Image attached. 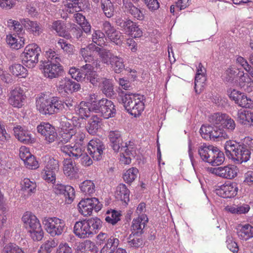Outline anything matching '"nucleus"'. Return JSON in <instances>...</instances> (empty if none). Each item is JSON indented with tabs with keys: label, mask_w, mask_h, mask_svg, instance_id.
<instances>
[{
	"label": "nucleus",
	"mask_w": 253,
	"mask_h": 253,
	"mask_svg": "<svg viewBox=\"0 0 253 253\" xmlns=\"http://www.w3.org/2000/svg\"><path fill=\"white\" fill-rule=\"evenodd\" d=\"M120 84L124 90L121 89L118 91L119 102L130 115L135 117L139 116L144 109V96L130 92V84L124 79H120Z\"/></svg>",
	"instance_id": "f257e3e1"
},
{
	"label": "nucleus",
	"mask_w": 253,
	"mask_h": 253,
	"mask_svg": "<svg viewBox=\"0 0 253 253\" xmlns=\"http://www.w3.org/2000/svg\"><path fill=\"white\" fill-rule=\"evenodd\" d=\"M37 109L43 115L57 114L64 109V102L55 96L48 97L47 95L41 93L36 99Z\"/></svg>",
	"instance_id": "f03ea898"
},
{
	"label": "nucleus",
	"mask_w": 253,
	"mask_h": 253,
	"mask_svg": "<svg viewBox=\"0 0 253 253\" xmlns=\"http://www.w3.org/2000/svg\"><path fill=\"white\" fill-rule=\"evenodd\" d=\"M227 157L236 164L247 162L251 157V151L247 145L235 141H227L224 146Z\"/></svg>",
	"instance_id": "7ed1b4c3"
},
{
	"label": "nucleus",
	"mask_w": 253,
	"mask_h": 253,
	"mask_svg": "<svg viewBox=\"0 0 253 253\" xmlns=\"http://www.w3.org/2000/svg\"><path fill=\"white\" fill-rule=\"evenodd\" d=\"M102 222L97 218L77 221L74 226V234L80 238H86L96 234L102 227Z\"/></svg>",
	"instance_id": "20e7f679"
},
{
	"label": "nucleus",
	"mask_w": 253,
	"mask_h": 253,
	"mask_svg": "<svg viewBox=\"0 0 253 253\" xmlns=\"http://www.w3.org/2000/svg\"><path fill=\"white\" fill-rule=\"evenodd\" d=\"M198 154L202 161L212 166L220 165L225 160L224 153L212 145L204 144L199 146Z\"/></svg>",
	"instance_id": "39448f33"
},
{
	"label": "nucleus",
	"mask_w": 253,
	"mask_h": 253,
	"mask_svg": "<svg viewBox=\"0 0 253 253\" xmlns=\"http://www.w3.org/2000/svg\"><path fill=\"white\" fill-rule=\"evenodd\" d=\"M93 112L107 119L115 117L117 113L116 106L110 100L106 98L97 99L95 95L94 103L92 104Z\"/></svg>",
	"instance_id": "423d86ee"
},
{
	"label": "nucleus",
	"mask_w": 253,
	"mask_h": 253,
	"mask_svg": "<svg viewBox=\"0 0 253 253\" xmlns=\"http://www.w3.org/2000/svg\"><path fill=\"white\" fill-rule=\"evenodd\" d=\"M41 52V48L38 44L32 43L27 45L21 54L23 64L29 68L35 67L39 62Z\"/></svg>",
	"instance_id": "0eeeda50"
},
{
	"label": "nucleus",
	"mask_w": 253,
	"mask_h": 253,
	"mask_svg": "<svg viewBox=\"0 0 253 253\" xmlns=\"http://www.w3.org/2000/svg\"><path fill=\"white\" fill-rule=\"evenodd\" d=\"M96 238V244L98 246L103 245L100 253H114L119 244L118 239L113 236L109 237L106 233L101 232Z\"/></svg>",
	"instance_id": "6e6552de"
},
{
	"label": "nucleus",
	"mask_w": 253,
	"mask_h": 253,
	"mask_svg": "<svg viewBox=\"0 0 253 253\" xmlns=\"http://www.w3.org/2000/svg\"><path fill=\"white\" fill-rule=\"evenodd\" d=\"M43 224L47 232L52 237L61 235L65 230L64 221L57 217L44 218Z\"/></svg>",
	"instance_id": "1a4fd4ad"
},
{
	"label": "nucleus",
	"mask_w": 253,
	"mask_h": 253,
	"mask_svg": "<svg viewBox=\"0 0 253 253\" xmlns=\"http://www.w3.org/2000/svg\"><path fill=\"white\" fill-rule=\"evenodd\" d=\"M79 212L84 216L90 215L93 210L95 212L100 211L102 204L96 198H87L82 199L78 204Z\"/></svg>",
	"instance_id": "9d476101"
},
{
	"label": "nucleus",
	"mask_w": 253,
	"mask_h": 253,
	"mask_svg": "<svg viewBox=\"0 0 253 253\" xmlns=\"http://www.w3.org/2000/svg\"><path fill=\"white\" fill-rule=\"evenodd\" d=\"M25 93L23 87L19 86L15 87L10 91L8 103L14 108H21L27 98Z\"/></svg>",
	"instance_id": "9b49d317"
},
{
	"label": "nucleus",
	"mask_w": 253,
	"mask_h": 253,
	"mask_svg": "<svg viewBox=\"0 0 253 253\" xmlns=\"http://www.w3.org/2000/svg\"><path fill=\"white\" fill-rule=\"evenodd\" d=\"M41 62L42 63L41 66L43 69L45 77L53 79L62 75L63 69L59 62H54L52 60L41 61Z\"/></svg>",
	"instance_id": "f8f14e48"
},
{
	"label": "nucleus",
	"mask_w": 253,
	"mask_h": 253,
	"mask_svg": "<svg viewBox=\"0 0 253 253\" xmlns=\"http://www.w3.org/2000/svg\"><path fill=\"white\" fill-rule=\"evenodd\" d=\"M59 170L58 161L49 158L46 166L41 173L42 178L48 182L53 183L56 179V173Z\"/></svg>",
	"instance_id": "ddd939ff"
},
{
	"label": "nucleus",
	"mask_w": 253,
	"mask_h": 253,
	"mask_svg": "<svg viewBox=\"0 0 253 253\" xmlns=\"http://www.w3.org/2000/svg\"><path fill=\"white\" fill-rule=\"evenodd\" d=\"M105 146L99 139L91 140L87 145V151L92 159L95 161H99L102 158Z\"/></svg>",
	"instance_id": "4468645a"
},
{
	"label": "nucleus",
	"mask_w": 253,
	"mask_h": 253,
	"mask_svg": "<svg viewBox=\"0 0 253 253\" xmlns=\"http://www.w3.org/2000/svg\"><path fill=\"white\" fill-rule=\"evenodd\" d=\"M78 82L75 81L74 79L66 77L59 81L58 90L59 91H64L68 94L78 92L81 88V84Z\"/></svg>",
	"instance_id": "2eb2a0df"
},
{
	"label": "nucleus",
	"mask_w": 253,
	"mask_h": 253,
	"mask_svg": "<svg viewBox=\"0 0 253 253\" xmlns=\"http://www.w3.org/2000/svg\"><path fill=\"white\" fill-rule=\"evenodd\" d=\"M210 171L222 178L231 179L237 176L238 169L234 165H228L225 167L211 168Z\"/></svg>",
	"instance_id": "dca6fc26"
},
{
	"label": "nucleus",
	"mask_w": 253,
	"mask_h": 253,
	"mask_svg": "<svg viewBox=\"0 0 253 253\" xmlns=\"http://www.w3.org/2000/svg\"><path fill=\"white\" fill-rule=\"evenodd\" d=\"M238 184L236 182H228L221 185L216 189V194L224 198H231L235 196L238 192Z\"/></svg>",
	"instance_id": "f3484780"
},
{
	"label": "nucleus",
	"mask_w": 253,
	"mask_h": 253,
	"mask_svg": "<svg viewBox=\"0 0 253 253\" xmlns=\"http://www.w3.org/2000/svg\"><path fill=\"white\" fill-rule=\"evenodd\" d=\"M37 131L45 137V139L49 143L53 142L57 135L55 129L49 123H42L37 126Z\"/></svg>",
	"instance_id": "a211bd4d"
},
{
	"label": "nucleus",
	"mask_w": 253,
	"mask_h": 253,
	"mask_svg": "<svg viewBox=\"0 0 253 253\" xmlns=\"http://www.w3.org/2000/svg\"><path fill=\"white\" fill-rule=\"evenodd\" d=\"M148 221V218L145 214H142L133 219L131 226V234L142 235L145 231V227Z\"/></svg>",
	"instance_id": "6ab92c4d"
},
{
	"label": "nucleus",
	"mask_w": 253,
	"mask_h": 253,
	"mask_svg": "<svg viewBox=\"0 0 253 253\" xmlns=\"http://www.w3.org/2000/svg\"><path fill=\"white\" fill-rule=\"evenodd\" d=\"M54 191L56 194L63 195L68 199V203H71L75 197V190L70 185L57 184L54 185Z\"/></svg>",
	"instance_id": "aec40b11"
},
{
	"label": "nucleus",
	"mask_w": 253,
	"mask_h": 253,
	"mask_svg": "<svg viewBox=\"0 0 253 253\" xmlns=\"http://www.w3.org/2000/svg\"><path fill=\"white\" fill-rule=\"evenodd\" d=\"M63 170L64 174L70 179L77 178L79 177V169L75 165H74L72 158L64 160Z\"/></svg>",
	"instance_id": "412c9836"
},
{
	"label": "nucleus",
	"mask_w": 253,
	"mask_h": 253,
	"mask_svg": "<svg viewBox=\"0 0 253 253\" xmlns=\"http://www.w3.org/2000/svg\"><path fill=\"white\" fill-rule=\"evenodd\" d=\"M95 94H93L90 96L89 99V102H85L82 101L79 105L78 113L82 119L84 117H88L91 111L93 112L91 108L93 103H94Z\"/></svg>",
	"instance_id": "4be33fe9"
},
{
	"label": "nucleus",
	"mask_w": 253,
	"mask_h": 253,
	"mask_svg": "<svg viewBox=\"0 0 253 253\" xmlns=\"http://www.w3.org/2000/svg\"><path fill=\"white\" fill-rule=\"evenodd\" d=\"M102 119L96 115H92L86 126L87 132L92 135L96 134L101 128Z\"/></svg>",
	"instance_id": "5701e85b"
},
{
	"label": "nucleus",
	"mask_w": 253,
	"mask_h": 253,
	"mask_svg": "<svg viewBox=\"0 0 253 253\" xmlns=\"http://www.w3.org/2000/svg\"><path fill=\"white\" fill-rule=\"evenodd\" d=\"M97 247L90 240L79 243L76 249V253H97Z\"/></svg>",
	"instance_id": "b1692460"
},
{
	"label": "nucleus",
	"mask_w": 253,
	"mask_h": 253,
	"mask_svg": "<svg viewBox=\"0 0 253 253\" xmlns=\"http://www.w3.org/2000/svg\"><path fill=\"white\" fill-rule=\"evenodd\" d=\"M22 220L24 223V226L28 230V231L33 228L37 227L41 225V223L37 217L30 212H26L23 215Z\"/></svg>",
	"instance_id": "393cba45"
},
{
	"label": "nucleus",
	"mask_w": 253,
	"mask_h": 253,
	"mask_svg": "<svg viewBox=\"0 0 253 253\" xmlns=\"http://www.w3.org/2000/svg\"><path fill=\"white\" fill-rule=\"evenodd\" d=\"M108 137L111 147L115 152H118L123 145V139L120 132L117 130L110 131Z\"/></svg>",
	"instance_id": "a878e982"
},
{
	"label": "nucleus",
	"mask_w": 253,
	"mask_h": 253,
	"mask_svg": "<svg viewBox=\"0 0 253 253\" xmlns=\"http://www.w3.org/2000/svg\"><path fill=\"white\" fill-rule=\"evenodd\" d=\"M20 22L25 28L30 30L35 36H39L42 32L40 23L37 21H31L28 18H24L20 20Z\"/></svg>",
	"instance_id": "bb28decb"
},
{
	"label": "nucleus",
	"mask_w": 253,
	"mask_h": 253,
	"mask_svg": "<svg viewBox=\"0 0 253 253\" xmlns=\"http://www.w3.org/2000/svg\"><path fill=\"white\" fill-rule=\"evenodd\" d=\"M129 190L124 184H119L116 188V198L127 204L129 201Z\"/></svg>",
	"instance_id": "cd10ccee"
},
{
	"label": "nucleus",
	"mask_w": 253,
	"mask_h": 253,
	"mask_svg": "<svg viewBox=\"0 0 253 253\" xmlns=\"http://www.w3.org/2000/svg\"><path fill=\"white\" fill-rule=\"evenodd\" d=\"M239 84L244 90L250 92L253 88V82L248 74H245L243 72H241L239 76Z\"/></svg>",
	"instance_id": "c85d7f7f"
},
{
	"label": "nucleus",
	"mask_w": 253,
	"mask_h": 253,
	"mask_svg": "<svg viewBox=\"0 0 253 253\" xmlns=\"http://www.w3.org/2000/svg\"><path fill=\"white\" fill-rule=\"evenodd\" d=\"M115 23L119 29L128 35L132 32V28L134 24L133 21L129 19L122 18L117 19Z\"/></svg>",
	"instance_id": "c756f323"
},
{
	"label": "nucleus",
	"mask_w": 253,
	"mask_h": 253,
	"mask_svg": "<svg viewBox=\"0 0 253 253\" xmlns=\"http://www.w3.org/2000/svg\"><path fill=\"white\" fill-rule=\"evenodd\" d=\"M237 234L240 239L246 241L253 237V227L249 224L239 226Z\"/></svg>",
	"instance_id": "7c9ffc66"
},
{
	"label": "nucleus",
	"mask_w": 253,
	"mask_h": 253,
	"mask_svg": "<svg viewBox=\"0 0 253 253\" xmlns=\"http://www.w3.org/2000/svg\"><path fill=\"white\" fill-rule=\"evenodd\" d=\"M100 8L107 17L111 18L114 16L115 7L110 0H100Z\"/></svg>",
	"instance_id": "2f4dec72"
},
{
	"label": "nucleus",
	"mask_w": 253,
	"mask_h": 253,
	"mask_svg": "<svg viewBox=\"0 0 253 253\" xmlns=\"http://www.w3.org/2000/svg\"><path fill=\"white\" fill-rule=\"evenodd\" d=\"M207 77L205 74H196L195 78V91L196 94H200L204 89Z\"/></svg>",
	"instance_id": "473e14b6"
},
{
	"label": "nucleus",
	"mask_w": 253,
	"mask_h": 253,
	"mask_svg": "<svg viewBox=\"0 0 253 253\" xmlns=\"http://www.w3.org/2000/svg\"><path fill=\"white\" fill-rule=\"evenodd\" d=\"M101 90L107 97H112L115 94L113 85L108 79H104L101 83Z\"/></svg>",
	"instance_id": "72a5a7b5"
},
{
	"label": "nucleus",
	"mask_w": 253,
	"mask_h": 253,
	"mask_svg": "<svg viewBox=\"0 0 253 253\" xmlns=\"http://www.w3.org/2000/svg\"><path fill=\"white\" fill-rule=\"evenodd\" d=\"M124 4L127 12L138 20L143 19L144 16L141 10L134 6L132 2L126 1Z\"/></svg>",
	"instance_id": "f704fd0d"
},
{
	"label": "nucleus",
	"mask_w": 253,
	"mask_h": 253,
	"mask_svg": "<svg viewBox=\"0 0 253 253\" xmlns=\"http://www.w3.org/2000/svg\"><path fill=\"white\" fill-rule=\"evenodd\" d=\"M105 221L114 225L121 220V214L120 211L115 210H108L106 213Z\"/></svg>",
	"instance_id": "c9c22d12"
},
{
	"label": "nucleus",
	"mask_w": 253,
	"mask_h": 253,
	"mask_svg": "<svg viewBox=\"0 0 253 253\" xmlns=\"http://www.w3.org/2000/svg\"><path fill=\"white\" fill-rule=\"evenodd\" d=\"M80 188L84 194L91 195L95 191V186L92 180H86L81 183Z\"/></svg>",
	"instance_id": "e433bc0d"
},
{
	"label": "nucleus",
	"mask_w": 253,
	"mask_h": 253,
	"mask_svg": "<svg viewBox=\"0 0 253 253\" xmlns=\"http://www.w3.org/2000/svg\"><path fill=\"white\" fill-rule=\"evenodd\" d=\"M250 209V207L248 204L234 205L228 207L227 210L232 213L241 214L247 213Z\"/></svg>",
	"instance_id": "4c0bfd02"
},
{
	"label": "nucleus",
	"mask_w": 253,
	"mask_h": 253,
	"mask_svg": "<svg viewBox=\"0 0 253 253\" xmlns=\"http://www.w3.org/2000/svg\"><path fill=\"white\" fill-rule=\"evenodd\" d=\"M116 73L119 74L125 69L124 59L119 56H115L110 65Z\"/></svg>",
	"instance_id": "58836bf2"
},
{
	"label": "nucleus",
	"mask_w": 253,
	"mask_h": 253,
	"mask_svg": "<svg viewBox=\"0 0 253 253\" xmlns=\"http://www.w3.org/2000/svg\"><path fill=\"white\" fill-rule=\"evenodd\" d=\"M21 190L28 194L34 193L36 190L37 185L35 182L31 181L28 178H24L21 183Z\"/></svg>",
	"instance_id": "ea45409f"
},
{
	"label": "nucleus",
	"mask_w": 253,
	"mask_h": 253,
	"mask_svg": "<svg viewBox=\"0 0 253 253\" xmlns=\"http://www.w3.org/2000/svg\"><path fill=\"white\" fill-rule=\"evenodd\" d=\"M226 114L219 112L214 113L209 118V121L213 126L221 127Z\"/></svg>",
	"instance_id": "a19ab883"
},
{
	"label": "nucleus",
	"mask_w": 253,
	"mask_h": 253,
	"mask_svg": "<svg viewBox=\"0 0 253 253\" xmlns=\"http://www.w3.org/2000/svg\"><path fill=\"white\" fill-rule=\"evenodd\" d=\"M211 138L210 140H215V139H227L229 138L225 130L221 127L213 126L212 133L211 134Z\"/></svg>",
	"instance_id": "79ce46f5"
},
{
	"label": "nucleus",
	"mask_w": 253,
	"mask_h": 253,
	"mask_svg": "<svg viewBox=\"0 0 253 253\" xmlns=\"http://www.w3.org/2000/svg\"><path fill=\"white\" fill-rule=\"evenodd\" d=\"M30 233V236L34 241H40L43 237L44 232L42 228L41 225L28 231Z\"/></svg>",
	"instance_id": "37998d69"
},
{
	"label": "nucleus",
	"mask_w": 253,
	"mask_h": 253,
	"mask_svg": "<svg viewBox=\"0 0 253 253\" xmlns=\"http://www.w3.org/2000/svg\"><path fill=\"white\" fill-rule=\"evenodd\" d=\"M128 243L131 247L139 248L143 245L142 235L130 234L128 238Z\"/></svg>",
	"instance_id": "c03bdc74"
},
{
	"label": "nucleus",
	"mask_w": 253,
	"mask_h": 253,
	"mask_svg": "<svg viewBox=\"0 0 253 253\" xmlns=\"http://www.w3.org/2000/svg\"><path fill=\"white\" fill-rule=\"evenodd\" d=\"M70 157L73 160H77L83 156L85 150V146L74 144L70 148Z\"/></svg>",
	"instance_id": "a18cd8bd"
},
{
	"label": "nucleus",
	"mask_w": 253,
	"mask_h": 253,
	"mask_svg": "<svg viewBox=\"0 0 253 253\" xmlns=\"http://www.w3.org/2000/svg\"><path fill=\"white\" fill-rule=\"evenodd\" d=\"M106 40L105 34L100 30L95 31L92 35V42L98 46L104 45Z\"/></svg>",
	"instance_id": "49530a36"
},
{
	"label": "nucleus",
	"mask_w": 253,
	"mask_h": 253,
	"mask_svg": "<svg viewBox=\"0 0 253 253\" xmlns=\"http://www.w3.org/2000/svg\"><path fill=\"white\" fill-rule=\"evenodd\" d=\"M58 244L54 240H47L41 245L38 253H50Z\"/></svg>",
	"instance_id": "de8ad7c7"
},
{
	"label": "nucleus",
	"mask_w": 253,
	"mask_h": 253,
	"mask_svg": "<svg viewBox=\"0 0 253 253\" xmlns=\"http://www.w3.org/2000/svg\"><path fill=\"white\" fill-rule=\"evenodd\" d=\"M74 134V129H73L71 128L62 131L60 134L58 145L65 144L69 142L73 138Z\"/></svg>",
	"instance_id": "09e8293b"
},
{
	"label": "nucleus",
	"mask_w": 253,
	"mask_h": 253,
	"mask_svg": "<svg viewBox=\"0 0 253 253\" xmlns=\"http://www.w3.org/2000/svg\"><path fill=\"white\" fill-rule=\"evenodd\" d=\"M10 71L11 73L15 76H21L24 77L27 75V69L22 65L20 64H14L9 67Z\"/></svg>",
	"instance_id": "8fccbe9b"
},
{
	"label": "nucleus",
	"mask_w": 253,
	"mask_h": 253,
	"mask_svg": "<svg viewBox=\"0 0 253 253\" xmlns=\"http://www.w3.org/2000/svg\"><path fill=\"white\" fill-rule=\"evenodd\" d=\"M93 70L94 67L90 64L86 63L85 65L82 66L80 69V72H78V74L80 75V82H82L83 80H84V78L90 75L91 73L94 72Z\"/></svg>",
	"instance_id": "3c124183"
},
{
	"label": "nucleus",
	"mask_w": 253,
	"mask_h": 253,
	"mask_svg": "<svg viewBox=\"0 0 253 253\" xmlns=\"http://www.w3.org/2000/svg\"><path fill=\"white\" fill-rule=\"evenodd\" d=\"M138 170L135 168H131L126 171L123 178L126 182L130 184L136 178Z\"/></svg>",
	"instance_id": "603ef678"
},
{
	"label": "nucleus",
	"mask_w": 253,
	"mask_h": 253,
	"mask_svg": "<svg viewBox=\"0 0 253 253\" xmlns=\"http://www.w3.org/2000/svg\"><path fill=\"white\" fill-rule=\"evenodd\" d=\"M241 72L238 69L229 68L225 72V80L226 82L232 83L240 75Z\"/></svg>",
	"instance_id": "864d4df0"
},
{
	"label": "nucleus",
	"mask_w": 253,
	"mask_h": 253,
	"mask_svg": "<svg viewBox=\"0 0 253 253\" xmlns=\"http://www.w3.org/2000/svg\"><path fill=\"white\" fill-rule=\"evenodd\" d=\"M107 38L111 42L115 43L117 45L120 46L123 43L124 36L120 31L117 30Z\"/></svg>",
	"instance_id": "5fc2aeb1"
},
{
	"label": "nucleus",
	"mask_w": 253,
	"mask_h": 253,
	"mask_svg": "<svg viewBox=\"0 0 253 253\" xmlns=\"http://www.w3.org/2000/svg\"><path fill=\"white\" fill-rule=\"evenodd\" d=\"M115 56L110 50L105 49L103 52H101L100 57L103 63L109 65Z\"/></svg>",
	"instance_id": "6e6d98bb"
},
{
	"label": "nucleus",
	"mask_w": 253,
	"mask_h": 253,
	"mask_svg": "<svg viewBox=\"0 0 253 253\" xmlns=\"http://www.w3.org/2000/svg\"><path fill=\"white\" fill-rule=\"evenodd\" d=\"M224 120L221 126L222 129L226 128L230 131L235 129L236 126L235 121L226 114Z\"/></svg>",
	"instance_id": "4d7b16f0"
},
{
	"label": "nucleus",
	"mask_w": 253,
	"mask_h": 253,
	"mask_svg": "<svg viewBox=\"0 0 253 253\" xmlns=\"http://www.w3.org/2000/svg\"><path fill=\"white\" fill-rule=\"evenodd\" d=\"M121 152H124L127 156H131L134 157L135 155V150L134 147V143L130 141L128 143H125V145H122L120 148Z\"/></svg>",
	"instance_id": "13d9d810"
},
{
	"label": "nucleus",
	"mask_w": 253,
	"mask_h": 253,
	"mask_svg": "<svg viewBox=\"0 0 253 253\" xmlns=\"http://www.w3.org/2000/svg\"><path fill=\"white\" fill-rule=\"evenodd\" d=\"M212 128L213 126L211 125H202L200 129V132L202 137L206 140L211 139V134L212 133Z\"/></svg>",
	"instance_id": "bf43d9fd"
},
{
	"label": "nucleus",
	"mask_w": 253,
	"mask_h": 253,
	"mask_svg": "<svg viewBox=\"0 0 253 253\" xmlns=\"http://www.w3.org/2000/svg\"><path fill=\"white\" fill-rule=\"evenodd\" d=\"M10 140V135L6 132L4 125L0 122V142L3 144L9 142Z\"/></svg>",
	"instance_id": "052dcab7"
},
{
	"label": "nucleus",
	"mask_w": 253,
	"mask_h": 253,
	"mask_svg": "<svg viewBox=\"0 0 253 253\" xmlns=\"http://www.w3.org/2000/svg\"><path fill=\"white\" fill-rule=\"evenodd\" d=\"M28 155L29 157L24 163L26 167L31 169H37L39 167V163L36 160L35 156L31 153H28Z\"/></svg>",
	"instance_id": "680f3d73"
},
{
	"label": "nucleus",
	"mask_w": 253,
	"mask_h": 253,
	"mask_svg": "<svg viewBox=\"0 0 253 253\" xmlns=\"http://www.w3.org/2000/svg\"><path fill=\"white\" fill-rule=\"evenodd\" d=\"M240 98L238 103H237L239 106L246 108L252 109L253 108V100L247 97L244 93Z\"/></svg>",
	"instance_id": "e2e57ef3"
},
{
	"label": "nucleus",
	"mask_w": 253,
	"mask_h": 253,
	"mask_svg": "<svg viewBox=\"0 0 253 253\" xmlns=\"http://www.w3.org/2000/svg\"><path fill=\"white\" fill-rule=\"evenodd\" d=\"M2 253H24V252L16 245L10 243L3 248Z\"/></svg>",
	"instance_id": "0e129e2a"
},
{
	"label": "nucleus",
	"mask_w": 253,
	"mask_h": 253,
	"mask_svg": "<svg viewBox=\"0 0 253 253\" xmlns=\"http://www.w3.org/2000/svg\"><path fill=\"white\" fill-rule=\"evenodd\" d=\"M80 53L85 62L90 63L94 60L93 53L86 46L81 49Z\"/></svg>",
	"instance_id": "69168bd1"
},
{
	"label": "nucleus",
	"mask_w": 253,
	"mask_h": 253,
	"mask_svg": "<svg viewBox=\"0 0 253 253\" xmlns=\"http://www.w3.org/2000/svg\"><path fill=\"white\" fill-rule=\"evenodd\" d=\"M74 134L73 139L75 144L85 146L84 140L85 139V134L81 131H76L74 130Z\"/></svg>",
	"instance_id": "338daca9"
},
{
	"label": "nucleus",
	"mask_w": 253,
	"mask_h": 253,
	"mask_svg": "<svg viewBox=\"0 0 253 253\" xmlns=\"http://www.w3.org/2000/svg\"><path fill=\"white\" fill-rule=\"evenodd\" d=\"M227 248L233 253H237L239 247L237 243L234 240L232 237L228 236L226 241Z\"/></svg>",
	"instance_id": "774afa93"
}]
</instances>
